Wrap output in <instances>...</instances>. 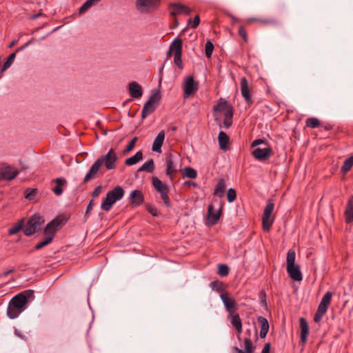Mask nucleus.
<instances>
[{"instance_id": "nucleus-63", "label": "nucleus", "mask_w": 353, "mask_h": 353, "mask_svg": "<svg viewBox=\"0 0 353 353\" xmlns=\"http://www.w3.org/2000/svg\"><path fill=\"white\" fill-rule=\"evenodd\" d=\"M261 294L263 295V302H264L265 304H266V294H265V293L263 291H262L261 292Z\"/></svg>"}, {"instance_id": "nucleus-1", "label": "nucleus", "mask_w": 353, "mask_h": 353, "mask_svg": "<svg viewBox=\"0 0 353 353\" xmlns=\"http://www.w3.org/2000/svg\"><path fill=\"white\" fill-rule=\"evenodd\" d=\"M117 161L118 157L115 150L113 148L110 149L106 154L99 157L92 165L89 172L84 177L83 182H88L94 178L102 165H104L108 170L114 169L117 166Z\"/></svg>"}, {"instance_id": "nucleus-34", "label": "nucleus", "mask_w": 353, "mask_h": 353, "mask_svg": "<svg viewBox=\"0 0 353 353\" xmlns=\"http://www.w3.org/2000/svg\"><path fill=\"white\" fill-rule=\"evenodd\" d=\"M143 159V153L141 151H138L133 157L128 158L125 161L127 165H133Z\"/></svg>"}, {"instance_id": "nucleus-22", "label": "nucleus", "mask_w": 353, "mask_h": 353, "mask_svg": "<svg viewBox=\"0 0 353 353\" xmlns=\"http://www.w3.org/2000/svg\"><path fill=\"white\" fill-rule=\"evenodd\" d=\"M344 217L347 223L353 221V194L349 198L345 212Z\"/></svg>"}, {"instance_id": "nucleus-5", "label": "nucleus", "mask_w": 353, "mask_h": 353, "mask_svg": "<svg viewBox=\"0 0 353 353\" xmlns=\"http://www.w3.org/2000/svg\"><path fill=\"white\" fill-rule=\"evenodd\" d=\"M332 297V293L330 291L327 292L323 296L317 311L314 314V321L319 322L321 320L323 316L326 313L329 305H330Z\"/></svg>"}, {"instance_id": "nucleus-46", "label": "nucleus", "mask_w": 353, "mask_h": 353, "mask_svg": "<svg viewBox=\"0 0 353 353\" xmlns=\"http://www.w3.org/2000/svg\"><path fill=\"white\" fill-rule=\"evenodd\" d=\"M236 199V192L234 188H230L227 192V199L229 203H232Z\"/></svg>"}, {"instance_id": "nucleus-49", "label": "nucleus", "mask_w": 353, "mask_h": 353, "mask_svg": "<svg viewBox=\"0 0 353 353\" xmlns=\"http://www.w3.org/2000/svg\"><path fill=\"white\" fill-rule=\"evenodd\" d=\"M137 141V137H135L127 145L126 148L123 151L124 154L128 153L130 151H131L134 148Z\"/></svg>"}, {"instance_id": "nucleus-3", "label": "nucleus", "mask_w": 353, "mask_h": 353, "mask_svg": "<svg viewBox=\"0 0 353 353\" xmlns=\"http://www.w3.org/2000/svg\"><path fill=\"white\" fill-rule=\"evenodd\" d=\"M182 40L177 37L170 46L168 54L174 53V63L180 70L183 69V64L181 59L182 54Z\"/></svg>"}, {"instance_id": "nucleus-12", "label": "nucleus", "mask_w": 353, "mask_h": 353, "mask_svg": "<svg viewBox=\"0 0 353 353\" xmlns=\"http://www.w3.org/2000/svg\"><path fill=\"white\" fill-rule=\"evenodd\" d=\"M272 154L273 151L270 147L265 148H257L252 151L253 157L261 161H268Z\"/></svg>"}, {"instance_id": "nucleus-52", "label": "nucleus", "mask_w": 353, "mask_h": 353, "mask_svg": "<svg viewBox=\"0 0 353 353\" xmlns=\"http://www.w3.org/2000/svg\"><path fill=\"white\" fill-rule=\"evenodd\" d=\"M165 139V132L164 130H161L159 132L157 136L156 137V141L157 140L158 143H163V141Z\"/></svg>"}, {"instance_id": "nucleus-57", "label": "nucleus", "mask_w": 353, "mask_h": 353, "mask_svg": "<svg viewBox=\"0 0 353 353\" xmlns=\"http://www.w3.org/2000/svg\"><path fill=\"white\" fill-rule=\"evenodd\" d=\"M14 272V269H10L8 271H6L4 272L3 273H2L0 276H3V277H6L8 276L10 274Z\"/></svg>"}, {"instance_id": "nucleus-51", "label": "nucleus", "mask_w": 353, "mask_h": 353, "mask_svg": "<svg viewBox=\"0 0 353 353\" xmlns=\"http://www.w3.org/2000/svg\"><path fill=\"white\" fill-rule=\"evenodd\" d=\"M252 21H258L263 24H271L273 23L274 21L272 19H258V18H254L250 19Z\"/></svg>"}, {"instance_id": "nucleus-28", "label": "nucleus", "mask_w": 353, "mask_h": 353, "mask_svg": "<svg viewBox=\"0 0 353 353\" xmlns=\"http://www.w3.org/2000/svg\"><path fill=\"white\" fill-rule=\"evenodd\" d=\"M230 107L232 106L229 104L228 101L221 98L219 99L217 104L214 105L213 110L214 112H225Z\"/></svg>"}, {"instance_id": "nucleus-16", "label": "nucleus", "mask_w": 353, "mask_h": 353, "mask_svg": "<svg viewBox=\"0 0 353 353\" xmlns=\"http://www.w3.org/2000/svg\"><path fill=\"white\" fill-rule=\"evenodd\" d=\"M165 164H166L165 173L169 176L170 179L171 181H172L174 179V175L175 173H176L177 170L175 168V167L174 165L172 154L171 153H168L166 154Z\"/></svg>"}, {"instance_id": "nucleus-32", "label": "nucleus", "mask_w": 353, "mask_h": 353, "mask_svg": "<svg viewBox=\"0 0 353 353\" xmlns=\"http://www.w3.org/2000/svg\"><path fill=\"white\" fill-rule=\"evenodd\" d=\"M24 227V219L19 220L17 223L12 227L10 228L8 231L9 235H14L21 231Z\"/></svg>"}, {"instance_id": "nucleus-47", "label": "nucleus", "mask_w": 353, "mask_h": 353, "mask_svg": "<svg viewBox=\"0 0 353 353\" xmlns=\"http://www.w3.org/2000/svg\"><path fill=\"white\" fill-rule=\"evenodd\" d=\"M200 23V18L199 15H196L193 20L191 19H188V26H190L192 28H196Z\"/></svg>"}, {"instance_id": "nucleus-61", "label": "nucleus", "mask_w": 353, "mask_h": 353, "mask_svg": "<svg viewBox=\"0 0 353 353\" xmlns=\"http://www.w3.org/2000/svg\"><path fill=\"white\" fill-rule=\"evenodd\" d=\"M323 128L325 130H330L333 129V125H332L330 123H326L324 125H323Z\"/></svg>"}, {"instance_id": "nucleus-15", "label": "nucleus", "mask_w": 353, "mask_h": 353, "mask_svg": "<svg viewBox=\"0 0 353 353\" xmlns=\"http://www.w3.org/2000/svg\"><path fill=\"white\" fill-rule=\"evenodd\" d=\"M241 92L243 97L248 104H252L253 100L250 95V88L246 77H243L241 79Z\"/></svg>"}, {"instance_id": "nucleus-31", "label": "nucleus", "mask_w": 353, "mask_h": 353, "mask_svg": "<svg viewBox=\"0 0 353 353\" xmlns=\"http://www.w3.org/2000/svg\"><path fill=\"white\" fill-rule=\"evenodd\" d=\"M56 186L52 188V192L57 196L63 193L62 186L66 184V180L63 178H57L54 180Z\"/></svg>"}, {"instance_id": "nucleus-8", "label": "nucleus", "mask_w": 353, "mask_h": 353, "mask_svg": "<svg viewBox=\"0 0 353 353\" xmlns=\"http://www.w3.org/2000/svg\"><path fill=\"white\" fill-rule=\"evenodd\" d=\"M274 204L271 201H269L265 207L262 216V226L264 231H270L273 224V220L270 219V216L274 210Z\"/></svg>"}, {"instance_id": "nucleus-41", "label": "nucleus", "mask_w": 353, "mask_h": 353, "mask_svg": "<svg viewBox=\"0 0 353 353\" xmlns=\"http://www.w3.org/2000/svg\"><path fill=\"white\" fill-rule=\"evenodd\" d=\"M210 287L214 290H216L218 292L223 293L225 291H224L223 289V283L222 281H214L210 283Z\"/></svg>"}, {"instance_id": "nucleus-60", "label": "nucleus", "mask_w": 353, "mask_h": 353, "mask_svg": "<svg viewBox=\"0 0 353 353\" xmlns=\"http://www.w3.org/2000/svg\"><path fill=\"white\" fill-rule=\"evenodd\" d=\"M183 184H184V185H187V186H194V187L197 186V184L195 182L190 181H185Z\"/></svg>"}, {"instance_id": "nucleus-56", "label": "nucleus", "mask_w": 353, "mask_h": 353, "mask_svg": "<svg viewBox=\"0 0 353 353\" xmlns=\"http://www.w3.org/2000/svg\"><path fill=\"white\" fill-rule=\"evenodd\" d=\"M161 98V94L160 90H156V105L158 104Z\"/></svg>"}, {"instance_id": "nucleus-62", "label": "nucleus", "mask_w": 353, "mask_h": 353, "mask_svg": "<svg viewBox=\"0 0 353 353\" xmlns=\"http://www.w3.org/2000/svg\"><path fill=\"white\" fill-rule=\"evenodd\" d=\"M148 210L149 211V212L153 216H154V209H153L152 207H148Z\"/></svg>"}, {"instance_id": "nucleus-19", "label": "nucleus", "mask_w": 353, "mask_h": 353, "mask_svg": "<svg viewBox=\"0 0 353 353\" xmlns=\"http://www.w3.org/2000/svg\"><path fill=\"white\" fill-rule=\"evenodd\" d=\"M154 6V0H137L136 6L142 13H147Z\"/></svg>"}, {"instance_id": "nucleus-18", "label": "nucleus", "mask_w": 353, "mask_h": 353, "mask_svg": "<svg viewBox=\"0 0 353 353\" xmlns=\"http://www.w3.org/2000/svg\"><path fill=\"white\" fill-rule=\"evenodd\" d=\"M197 89V83L194 82L193 77H188L184 85V97H189L191 94L196 92Z\"/></svg>"}, {"instance_id": "nucleus-25", "label": "nucleus", "mask_w": 353, "mask_h": 353, "mask_svg": "<svg viewBox=\"0 0 353 353\" xmlns=\"http://www.w3.org/2000/svg\"><path fill=\"white\" fill-rule=\"evenodd\" d=\"M230 316L231 318V319H230L231 324L235 328L236 331L239 334H241L242 332V322H241V319L239 316V314L238 313L235 312L233 314H230Z\"/></svg>"}, {"instance_id": "nucleus-7", "label": "nucleus", "mask_w": 353, "mask_h": 353, "mask_svg": "<svg viewBox=\"0 0 353 353\" xmlns=\"http://www.w3.org/2000/svg\"><path fill=\"white\" fill-rule=\"evenodd\" d=\"M65 221L61 216H57L50 222H49L44 228L43 233L46 238H51V242L54 238L55 234L58 228L64 224Z\"/></svg>"}, {"instance_id": "nucleus-2", "label": "nucleus", "mask_w": 353, "mask_h": 353, "mask_svg": "<svg viewBox=\"0 0 353 353\" xmlns=\"http://www.w3.org/2000/svg\"><path fill=\"white\" fill-rule=\"evenodd\" d=\"M296 252L293 249L288 250L286 258V270L289 276L295 281H301L303 275L300 266L295 263Z\"/></svg>"}, {"instance_id": "nucleus-17", "label": "nucleus", "mask_w": 353, "mask_h": 353, "mask_svg": "<svg viewBox=\"0 0 353 353\" xmlns=\"http://www.w3.org/2000/svg\"><path fill=\"white\" fill-rule=\"evenodd\" d=\"M222 211L221 206L218 210H214L212 204H210L208 208V219L212 225L216 224L220 219Z\"/></svg>"}, {"instance_id": "nucleus-38", "label": "nucleus", "mask_w": 353, "mask_h": 353, "mask_svg": "<svg viewBox=\"0 0 353 353\" xmlns=\"http://www.w3.org/2000/svg\"><path fill=\"white\" fill-rule=\"evenodd\" d=\"M353 166V155L345 159L341 167V172L344 174L350 170Z\"/></svg>"}, {"instance_id": "nucleus-35", "label": "nucleus", "mask_w": 353, "mask_h": 353, "mask_svg": "<svg viewBox=\"0 0 353 353\" xmlns=\"http://www.w3.org/2000/svg\"><path fill=\"white\" fill-rule=\"evenodd\" d=\"M21 310H22L20 308L14 307L12 304L9 303L7 309V314L10 319H15L21 312Z\"/></svg>"}, {"instance_id": "nucleus-24", "label": "nucleus", "mask_w": 353, "mask_h": 353, "mask_svg": "<svg viewBox=\"0 0 353 353\" xmlns=\"http://www.w3.org/2000/svg\"><path fill=\"white\" fill-rule=\"evenodd\" d=\"M107 194L112 199L113 201L116 202L123 198L124 190L121 186L117 185L113 190L109 191Z\"/></svg>"}, {"instance_id": "nucleus-9", "label": "nucleus", "mask_w": 353, "mask_h": 353, "mask_svg": "<svg viewBox=\"0 0 353 353\" xmlns=\"http://www.w3.org/2000/svg\"><path fill=\"white\" fill-rule=\"evenodd\" d=\"M156 191L160 194V197L163 200L164 205L167 208L171 206V202L168 193L170 188L168 185L163 183L159 179L156 177Z\"/></svg>"}, {"instance_id": "nucleus-29", "label": "nucleus", "mask_w": 353, "mask_h": 353, "mask_svg": "<svg viewBox=\"0 0 353 353\" xmlns=\"http://www.w3.org/2000/svg\"><path fill=\"white\" fill-rule=\"evenodd\" d=\"M218 141L219 147L221 150H226L228 144L229 143V137L223 131H220L218 136Z\"/></svg>"}, {"instance_id": "nucleus-20", "label": "nucleus", "mask_w": 353, "mask_h": 353, "mask_svg": "<svg viewBox=\"0 0 353 353\" xmlns=\"http://www.w3.org/2000/svg\"><path fill=\"white\" fill-rule=\"evenodd\" d=\"M257 321L261 328L259 336L261 339H265L270 329L269 322L265 317L262 316L257 318Z\"/></svg>"}, {"instance_id": "nucleus-27", "label": "nucleus", "mask_w": 353, "mask_h": 353, "mask_svg": "<svg viewBox=\"0 0 353 353\" xmlns=\"http://www.w3.org/2000/svg\"><path fill=\"white\" fill-rule=\"evenodd\" d=\"M233 118V108L230 107L224 112V119L223 121V126L225 128H229L232 124Z\"/></svg>"}, {"instance_id": "nucleus-26", "label": "nucleus", "mask_w": 353, "mask_h": 353, "mask_svg": "<svg viewBox=\"0 0 353 353\" xmlns=\"http://www.w3.org/2000/svg\"><path fill=\"white\" fill-rule=\"evenodd\" d=\"M130 203L134 206L141 205L143 201V196L141 191L134 190L130 194Z\"/></svg>"}, {"instance_id": "nucleus-59", "label": "nucleus", "mask_w": 353, "mask_h": 353, "mask_svg": "<svg viewBox=\"0 0 353 353\" xmlns=\"http://www.w3.org/2000/svg\"><path fill=\"white\" fill-rule=\"evenodd\" d=\"M94 205V201L92 200H91L87 207L86 213H88V212H90L92 210Z\"/></svg>"}, {"instance_id": "nucleus-50", "label": "nucleus", "mask_w": 353, "mask_h": 353, "mask_svg": "<svg viewBox=\"0 0 353 353\" xmlns=\"http://www.w3.org/2000/svg\"><path fill=\"white\" fill-rule=\"evenodd\" d=\"M239 35L243 39L245 42L248 41L247 31L243 26H240L238 30Z\"/></svg>"}, {"instance_id": "nucleus-45", "label": "nucleus", "mask_w": 353, "mask_h": 353, "mask_svg": "<svg viewBox=\"0 0 353 353\" xmlns=\"http://www.w3.org/2000/svg\"><path fill=\"white\" fill-rule=\"evenodd\" d=\"M229 268L227 265L220 264L219 265L218 274L221 276H226L229 274Z\"/></svg>"}, {"instance_id": "nucleus-30", "label": "nucleus", "mask_w": 353, "mask_h": 353, "mask_svg": "<svg viewBox=\"0 0 353 353\" xmlns=\"http://www.w3.org/2000/svg\"><path fill=\"white\" fill-rule=\"evenodd\" d=\"M225 181L224 179H220L215 187L214 194L219 197H223L225 193Z\"/></svg>"}, {"instance_id": "nucleus-44", "label": "nucleus", "mask_w": 353, "mask_h": 353, "mask_svg": "<svg viewBox=\"0 0 353 353\" xmlns=\"http://www.w3.org/2000/svg\"><path fill=\"white\" fill-rule=\"evenodd\" d=\"M214 45L210 41H208L205 45V53L208 58H210L214 50Z\"/></svg>"}, {"instance_id": "nucleus-42", "label": "nucleus", "mask_w": 353, "mask_h": 353, "mask_svg": "<svg viewBox=\"0 0 353 353\" xmlns=\"http://www.w3.org/2000/svg\"><path fill=\"white\" fill-rule=\"evenodd\" d=\"M19 49H17L16 52L11 53L9 57H8L6 61L3 63V68L1 69V71H4L7 70L12 63L14 61L15 57H16V52L19 51Z\"/></svg>"}, {"instance_id": "nucleus-21", "label": "nucleus", "mask_w": 353, "mask_h": 353, "mask_svg": "<svg viewBox=\"0 0 353 353\" xmlns=\"http://www.w3.org/2000/svg\"><path fill=\"white\" fill-rule=\"evenodd\" d=\"M154 104V92L153 90L151 91V94L149 100L144 105L142 112L141 117L143 119L145 118L148 114H151L153 112L152 106Z\"/></svg>"}, {"instance_id": "nucleus-39", "label": "nucleus", "mask_w": 353, "mask_h": 353, "mask_svg": "<svg viewBox=\"0 0 353 353\" xmlns=\"http://www.w3.org/2000/svg\"><path fill=\"white\" fill-rule=\"evenodd\" d=\"M38 190L37 188H27L25 190V198L29 201H34L37 194Z\"/></svg>"}, {"instance_id": "nucleus-53", "label": "nucleus", "mask_w": 353, "mask_h": 353, "mask_svg": "<svg viewBox=\"0 0 353 353\" xmlns=\"http://www.w3.org/2000/svg\"><path fill=\"white\" fill-rule=\"evenodd\" d=\"M101 192V186H97L92 192V196L95 198L97 197Z\"/></svg>"}, {"instance_id": "nucleus-37", "label": "nucleus", "mask_w": 353, "mask_h": 353, "mask_svg": "<svg viewBox=\"0 0 353 353\" xmlns=\"http://www.w3.org/2000/svg\"><path fill=\"white\" fill-rule=\"evenodd\" d=\"M154 164L152 159L144 163L138 170L139 172H152L154 170Z\"/></svg>"}, {"instance_id": "nucleus-40", "label": "nucleus", "mask_w": 353, "mask_h": 353, "mask_svg": "<svg viewBox=\"0 0 353 353\" xmlns=\"http://www.w3.org/2000/svg\"><path fill=\"white\" fill-rule=\"evenodd\" d=\"M306 125L311 128H316L321 125L320 121L314 117H310L305 121Z\"/></svg>"}, {"instance_id": "nucleus-43", "label": "nucleus", "mask_w": 353, "mask_h": 353, "mask_svg": "<svg viewBox=\"0 0 353 353\" xmlns=\"http://www.w3.org/2000/svg\"><path fill=\"white\" fill-rule=\"evenodd\" d=\"M100 0H87L80 8L79 12L83 13L89 9L94 3H98Z\"/></svg>"}, {"instance_id": "nucleus-23", "label": "nucleus", "mask_w": 353, "mask_h": 353, "mask_svg": "<svg viewBox=\"0 0 353 353\" xmlns=\"http://www.w3.org/2000/svg\"><path fill=\"white\" fill-rule=\"evenodd\" d=\"M130 94L133 98H139L142 96L143 92L141 85L135 81L129 84Z\"/></svg>"}, {"instance_id": "nucleus-10", "label": "nucleus", "mask_w": 353, "mask_h": 353, "mask_svg": "<svg viewBox=\"0 0 353 353\" xmlns=\"http://www.w3.org/2000/svg\"><path fill=\"white\" fill-rule=\"evenodd\" d=\"M223 303L230 314H233L238 310V305L234 298L230 296L228 292L220 294Z\"/></svg>"}, {"instance_id": "nucleus-11", "label": "nucleus", "mask_w": 353, "mask_h": 353, "mask_svg": "<svg viewBox=\"0 0 353 353\" xmlns=\"http://www.w3.org/2000/svg\"><path fill=\"white\" fill-rule=\"evenodd\" d=\"M169 10L170 14L173 17H176L177 15L184 14L185 15H190L192 12L191 8L189 7L176 3H171L169 5Z\"/></svg>"}, {"instance_id": "nucleus-36", "label": "nucleus", "mask_w": 353, "mask_h": 353, "mask_svg": "<svg viewBox=\"0 0 353 353\" xmlns=\"http://www.w3.org/2000/svg\"><path fill=\"white\" fill-rule=\"evenodd\" d=\"M115 202L113 201L111 197H110V196L106 194V197L105 198V199L101 203V208L104 211L108 212V211H109L111 209L112 205Z\"/></svg>"}, {"instance_id": "nucleus-33", "label": "nucleus", "mask_w": 353, "mask_h": 353, "mask_svg": "<svg viewBox=\"0 0 353 353\" xmlns=\"http://www.w3.org/2000/svg\"><path fill=\"white\" fill-rule=\"evenodd\" d=\"M183 177L196 179L197 176L196 170L191 167H185L180 170Z\"/></svg>"}, {"instance_id": "nucleus-58", "label": "nucleus", "mask_w": 353, "mask_h": 353, "mask_svg": "<svg viewBox=\"0 0 353 353\" xmlns=\"http://www.w3.org/2000/svg\"><path fill=\"white\" fill-rule=\"evenodd\" d=\"M163 143H158L156 141V152L161 153V147Z\"/></svg>"}, {"instance_id": "nucleus-14", "label": "nucleus", "mask_w": 353, "mask_h": 353, "mask_svg": "<svg viewBox=\"0 0 353 353\" xmlns=\"http://www.w3.org/2000/svg\"><path fill=\"white\" fill-rule=\"evenodd\" d=\"M299 325L301 328L300 343L302 345H305L309 335V325L307 320L301 317L299 319Z\"/></svg>"}, {"instance_id": "nucleus-64", "label": "nucleus", "mask_w": 353, "mask_h": 353, "mask_svg": "<svg viewBox=\"0 0 353 353\" xmlns=\"http://www.w3.org/2000/svg\"><path fill=\"white\" fill-rule=\"evenodd\" d=\"M17 43V41H16V40L12 41L11 42V43L10 44L9 47H10V48L13 47V46H14Z\"/></svg>"}, {"instance_id": "nucleus-13", "label": "nucleus", "mask_w": 353, "mask_h": 353, "mask_svg": "<svg viewBox=\"0 0 353 353\" xmlns=\"http://www.w3.org/2000/svg\"><path fill=\"white\" fill-rule=\"evenodd\" d=\"M18 174V170L9 165H3L0 168V179L12 180Z\"/></svg>"}, {"instance_id": "nucleus-6", "label": "nucleus", "mask_w": 353, "mask_h": 353, "mask_svg": "<svg viewBox=\"0 0 353 353\" xmlns=\"http://www.w3.org/2000/svg\"><path fill=\"white\" fill-rule=\"evenodd\" d=\"M33 298L34 291L32 290H27L14 296L11 299L10 303L12 304L14 307L20 308L22 310L28 300Z\"/></svg>"}, {"instance_id": "nucleus-48", "label": "nucleus", "mask_w": 353, "mask_h": 353, "mask_svg": "<svg viewBox=\"0 0 353 353\" xmlns=\"http://www.w3.org/2000/svg\"><path fill=\"white\" fill-rule=\"evenodd\" d=\"M51 243V238H46L44 237V239L40 242H39L34 247L35 250H40L42 248L48 245Z\"/></svg>"}, {"instance_id": "nucleus-54", "label": "nucleus", "mask_w": 353, "mask_h": 353, "mask_svg": "<svg viewBox=\"0 0 353 353\" xmlns=\"http://www.w3.org/2000/svg\"><path fill=\"white\" fill-rule=\"evenodd\" d=\"M265 142V141L264 139H255L251 144V146L252 147H255L256 145H259L260 144H262V143H264Z\"/></svg>"}, {"instance_id": "nucleus-55", "label": "nucleus", "mask_w": 353, "mask_h": 353, "mask_svg": "<svg viewBox=\"0 0 353 353\" xmlns=\"http://www.w3.org/2000/svg\"><path fill=\"white\" fill-rule=\"evenodd\" d=\"M270 347H271V344L270 343H266L264 345V347L262 350L261 353H270Z\"/></svg>"}, {"instance_id": "nucleus-4", "label": "nucleus", "mask_w": 353, "mask_h": 353, "mask_svg": "<svg viewBox=\"0 0 353 353\" xmlns=\"http://www.w3.org/2000/svg\"><path fill=\"white\" fill-rule=\"evenodd\" d=\"M43 223L44 219L42 216L39 214L32 215L23 227L24 234L27 236L34 234Z\"/></svg>"}]
</instances>
